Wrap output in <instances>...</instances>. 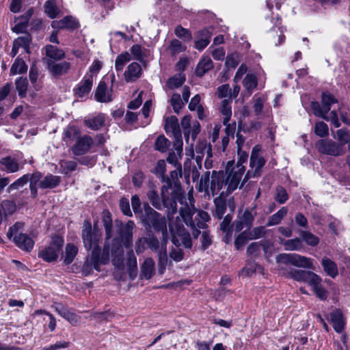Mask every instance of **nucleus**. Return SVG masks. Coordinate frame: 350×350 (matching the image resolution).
Here are the masks:
<instances>
[{
	"label": "nucleus",
	"instance_id": "423d86ee",
	"mask_svg": "<svg viewBox=\"0 0 350 350\" xmlns=\"http://www.w3.org/2000/svg\"><path fill=\"white\" fill-rule=\"evenodd\" d=\"M260 146L256 145L253 147L250 159V170L246 173L240 188H241L245 183H246L250 178L258 177L260 176L262 168L265 164V159L260 155Z\"/></svg>",
	"mask_w": 350,
	"mask_h": 350
},
{
	"label": "nucleus",
	"instance_id": "bb28decb",
	"mask_svg": "<svg viewBox=\"0 0 350 350\" xmlns=\"http://www.w3.org/2000/svg\"><path fill=\"white\" fill-rule=\"evenodd\" d=\"M165 129L167 133H171L173 136L180 137L181 131L178 124V118L172 116L165 120Z\"/></svg>",
	"mask_w": 350,
	"mask_h": 350
},
{
	"label": "nucleus",
	"instance_id": "de8ad7c7",
	"mask_svg": "<svg viewBox=\"0 0 350 350\" xmlns=\"http://www.w3.org/2000/svg\"><path fill=\"white\" fill-rule=\"evenodd\" d=\"M44 12L51 18H55L59 12V10L57 8L56 3L53 0H48L45 2Z\"/></svg>",
	"mask_w": 350,
	"mask_h": 350
},
{
	"label": "nucleus",
	"instance_id": "c03bdc74",
	"mask_svg": "<svg viewBox=\"0 0 350 350\" xmlns=\"http://www.w3.org/2000/svg\"><path fill=\"white\" fill-rule=\"evenodd\" d=\"M32 38L29 33H25L23 36H20L14 40V43L18 47L23 48L26 53H29V46Z\"/></svg>",
	"mask_w": 350,
	"mask_h": 350
},
{
	"label": "nucleus",
	"instance_id": "a19ab883",
	"mask_svg": "<svg viewBox=\"0 0 350 350\" xmlns=\"http://www.w3.org/2000/svg\"><path fill=\"white\" fill-rule=\"evenodd\" d=\"M27 70V65L25 61L19 57H17L12 64L10 68V73L12 75L17 74H23Z\"/></svg>",
	"mask_w": 350,
	"mask_h": 350
},
{
	"label": "nucleus",
	"instance_id": "052dcab7",
	"mask_svg": "<svg viewBox=\"0 0 350 350\" xmlns=\"http://www.w3.org/2000/svg\"><path fill=\"white\" fill-rule=\"evenodd\" d=\"M126 265L131 275H132L133 273L136 274L137 266V258L132 250L127 254Z\"/></svg>",
	"mask_w": 350,
	"mask_h": 350
},
{
	"label": "nucleus",
	"instance_id": "3c124183",
	"mask_svg": "<svg viewBox=\"0 0 350 350\" xmlns=\"http://www.w3.org/2000/svg\"><path fill=\"white\" fill-rule=\"evenodd\" d=\"M185 77L182 74H177L170 77L167 81V86L170 89L178 88L185 83Z\"/></svg>",
	"mask_w": 350,
	"mask_h": 350
},
{
	"label": "nucleus",
	"instance_id": "f03ea898",
	"mask_svg": "<svg viewBox=\"0 0 350 350\" xmlns=\"http://www.w3.org/2000/svg\"><path fill=\"white\" fill-rule=\"evenodd\" d=\"M82 239L84 247L87 250H92L91 254V263L94 269L100 271V265L107 264L110 258V247L105 243L102 252L99 247L100 235L95 230H92L90 221H85L82 229Z\"/></svg>",
	"mask_w": 350,
	"mask_h": 350
},
{
	"label": "nucleus",
	"instance_id": "39448f33",
	"mask_svg": "<svg viewBox=\"0 0 350 350\" xmlns=\"http://www.w3.org/2000/svg\"><path fill=\"white\" fill-rule=\"evenodd\" d=\"M181 176L182 167L181 165H178L176 170L170 172V176L165 175L164 180H162V183H163L164 185L162 187H163L164 191H168L169 189L172 190L171 193L172 194V196L177 198L178 201L183 204V191L179 180V178Z\"/></svg>",
	"mask_w": 350,
	"mask_h": 350
},
{
	"label": "nucleus",
	"instance_id": "4d7b16f0",
	"mask_svg": "<svg viewBox=\"0 0 350 350\" xmlns=\"http://www.w3.org/2000/svg\"><path fill=\"white\" fill-rule=\"evenodd\" d=\"M243 84L247 91H253L257 86V78L253 74H247L243 79Z\"/></svg>",
	"mask_w": 350,
	"mask_h": 350
},
{
	"label": "nucleus",
	"instance_id": "c756f323",
	"mask_svg": "<svg viewBox=\"0 0 350 350\" xmlns=\"http://www.w3.org/2000/svg\"><path fill=\"white\" fill-rule=\"evenodd\" d=\"M44 50L46 56L49 58V60L59 61L65 57L64 51L55 46L47 44Z\"/></svg>",
	"mask_w": 350,
	"mask_h": 350
},
{
	"label": "nucleus",
	"instance_id": "c9c22d12",
	"mask_svg": "<svg viewBox=\"0 0 350 350\" xmlns=\"http://www.w3.org/2000/svg\"><path fill=\"white\" fill-rule=\"evenodd\" d=\"M293 257V265L308 269L314 268L311 258L295 253Z\"/></svg>",
	"mask_w": 350,
	"mask_h": 350
},
{
	"label": "nucleus",
	"instance_id": "69168bd1",
	"mask_svg": "<svg viewBox=\"0 0 350 350\" xmlns=\"http://www.w3.org/2000/svg\"><path fill=\"white\" fill-rule=\"evenodd\" d=\"M152 172L161 178V181L164 180L165 172V163L164 160L158 161Z\"/></svg>",
	"mask_w": 350,
	"mask_h": 350
},
{
	"label": "nucleus",
	"instance_id": "7c9ffc66",
	"mask_svg": "<svg viewBox=\"0 0 350 350\" xmlns=\"http://www.w3.org/2000/svg\"><path fill=\"white\" fill-rule=\"evenodd\" d=\"M61 182V177L53 174H48L39 183L41 189H53L58 186Z\"/></svg>",
	"mask_w": 350,
	"mask_h": 350
},
{
	"label": "nucleus",
	"instance_id": "bf43d9fd",
	"mask_svg": "<svg viewBox=\"0 0 350 350\" xmlns=\"http://www.w3.org/2000/svg\"><path fill=\"white\" fill-rule=\"evenodd\" d=\"M170 104L173 107V109L176 113H179L180 109L185 105V103L181 100L180 95L177 93L172 94Z\"/></svg>",
	"mask_w": 350,
	"mask_h": 350
},
{
	"label": "nucleus",
	"instance_id": "2eb2a0df",
	"mask_svg": "<svg viewBox=\"0 0 350 350\" xmlns=\"http://www.w3.org/2000/svg\"><path fill=\"white\" fill-rule=\"evenodd\" d=\"M213 35L211 28H203L195 33L194 48L203 51L210 43Z\"/></svg>",
	"mask_w": 350,
	"mask_h": 350
},
{
	"label": "nucleus",
	"instance_id": "864d4df0",
	"mask_svg": "<svg viewBox=\"0 0 350 350\" xmlns=\"http://www.w3.org/2000/svg\"><path fill=\"white\" fill-rule=\"evenodd\" d=\"M29 174H26L16 180L14 183L10 184L8 187V192L10 193L12 191L18 189L21 187H23L25 185H26L29 182Z\"/></svg>",
	"mask_w": 350,
	"mask_h": 350
},
{
	"label": "nucleus",
	"instance_id": "09e8293b",
	"mask_svg": "<svg viewBox=\"0 0 350 350\" xmlns=\"http://www.w3.org/2000/svg\"><path fill=\"white\" fill-rule=\"evenodd\" d=\"M131 59V56L128 52H125L117 56L115 61V68L116 71H122L124 66Z\"/></svg>",
	"mask_w": 350,
	"mask_h": 350
},
{
	"label": "nucleus",
	"instance_id": "49530a36",
	"mask_svg": "<svg viewBox=\"0 0 350 350\" xmlns=\"http://www.w3.org/2000/svg\"><path fill=\"white\" fill-rule=\"evenodd\" d=\"M196 151L200 155L199 157H202L206 154L207 157H212V150L210 144L204 140L199 142L196 146Z\"/></svg>",
	"mask_w": 350,
	"mask_h": 350
},
{
	"label": "nucleus",
	"instance_id": "6e6d98bb",
	"mask_svg": "<svg viewBox=\"0 0 350 350\" xmlns=\"http://www.w3.org/2000/svg\"><path fill=\"white\" fill-rule=\"evenodd\" d=\"M274 199L280 204H284L288 200L286 190L282 186H278L275 189Z\"/></svg>",
	"mask_w": 350,
	"mask_h": 350
},
{
	"label": "nucleus",
	"instance_id": "8fccbe9b",
	"mask_svg": "<svg viewBox=\"0 0 350 350\" xmlns=\"http://www.w3.org/2000/svg\"><path fill=\"white\" fill-rule=\"evenodd\" d=\"M16 89L21 98H25L27 95L28 81L27 78L18 77L15 81Z\"/></svg>",
	"mask_w": 350,
	"mask_h": 350
},
{
	"label": "nucleus",
	"instance_id": "c85d7f7f",
	"mask_svg": "<svg viewBox=\"0 0 350 350\" xmlns=\"http://www.w3.org/2000/svg\"><path fill=\"white\" fill-rule=\"evenodd\" d=\"M105 116L100 113L96 116L88 118L84 120L85 125L89 129L96 131L105 125Z\"/></svg>",
	"mask_w": 350,
	"mask_h": 350
},
{
	"label": "nucleus",
	"instance_id": "aec40b11",
	"mask_svg": "<svg viewBox=\"0 0 350 350\" xmlns=\"http://www.w3.org/2000/svg\"><path fill=\"white\" fill-rule=\"evenodd\" d=\"M111 90H107V85L103 81H100L96 88L95 98L100 103H109L113 100Z\"/></svg>",
	"mask_w": 350,
	"mask_h": 350
},
{
	"label": "nucleus",
	"instance_id": "e433bc0d",
	"mask_svg": "<svg viewBox=\"0 0 350 350\" xmlns=\"http://www.w3.org/2000/svg\"><path fill=\"white\" fill-rule=\"evenodd\" d=\"M299 234L302 241L310 246L315 247L319 243V237L308 230H299Z\"/></svg>",
	"mask_w": 350,
	"mask_h": 350
},
{
	"label": "nucleus",
	"instance_id": "37998d69",
	"mask_svg": "<svg viewBox=\"0 0 350 350\" xmlns=\"http://www.w3.org/2000/svg\"><path fill=\"white\" fill-rule=\"evenodd\" d=\"M330 320L334 328H344L345 322L340 310H336L330 313Z\"/></svg>",
	"mask_w": 350,
	"mask_h": 350
},
{
	"label": "nucleus",
	"instance_id": "f3484780",
	"mask_svg": "<svg viewBox=\"0 0 350 350\" xmlns=\"http://www.w3.org/2000/svg\"><path fill=\"white\" fill-rule=\"evenodd\" d=\"M47 68L53 77H57L68 73L71 65L68 62L56 63L52 60H47Z\"/></svg>",
	"mask_w": 350,
	"mask_h": 350
},
{
	"label": "nucleus",
	"instance_id": "b1692460",
	"mask_svg": "<svg viewBox=\"0 0 350 350\" xmlns=\"http://www.w3.org/2000/svg\"><path fill=\"white\" fill-rule=\"evenodd\" d=\"M225 181L226 178L223 172L213 171L210 189L213 195L216 191L218 192L223 188L225 185Z\"/></svg>",
	"mask_w": 350,
	"mask_h": 350
},
{
	"label": "nucleus",
	"instance_id": "f257e3e1",
	"mask_svg": "<svg viewBox=\"0 0 350 350\" xmlns=\"http://www.w3.org/2000/svg\"><path fill=\"white\" fill-rule=\"evenodd\" d=\"M209 219L206 211L197 210L191 202L190 204H185L180 208L179 215L169 224L172 243L176 246L183 245L185 248H191L192 240L183 223L191 228L193 238L196 239L200 234V230L206 228V222Z\"/></svg>",
	"mask_w": 350,
	"mask_h": 350
},
{
	"label": "nucleus",
	"instance_id": "79ce46f5",
	"mask_svg": "<svg viewBox=\"0 0 350 350\" xmlns=\"http://www.w3.org/2000/svg\"><path fill=\"white\" fill-rule=\"evenodd\" d=\"M167 243H164V242L162 241L161 244V250L159 252L158 257H159V272L161 274H163L164 272V270L165 269V267L167 265L168 259H167V251L165 245Z\"/></svg>",
	"mask_w": 350,
	"mask_h": 350
},
{
	"label": "nucleus",
	"instance_id": "603ef678",
	"mask_svg": "<svg viewBox=\"0 0 350 350\" xmlns=\"http://www.w3.org/2000/svg\"><path fill=\"white\" fill-rule=\"evenodd\" d=\"M220 111L224 116L223 120L224 124H227L230 121L232 115L231 104L230 100L227 99L222 100Z\"/></svg>",
	"mask_w": 350,
	"mask_h": 350
},
{
	"label": "nucleus",
	"instance_id": "20e7f679",
	"mask_svg": "<svg viewBox=\"0 0 350 350\" xmlns=\"http://www.w3.org/2000/svg\"><path fill=\"white\" fill-rule=\"evenodd\" d=\"M161 198L159 196L158 193L154 190H150L147 193V197L151 204L158 210H162L167 208L168 211L167 217L170 221L172 220L173 215L177 211V201L178 200L172 196L170 193L169 196L168 191H164L163 187H161Z\"/></svg>",
	"mask_w": 350,
	"mask_h": 350
},
{
	"label": "nucleus",
	"instance_id": "cd10ccee",
	"mask_svg": "<svg viewBox=\"0 0 350 350\" xmlns=\"http://www.w3.org/2000/svg\"><path fill=\"white\" fill-rule=\"evenodd\" d=\"M213 68V64L211 59L208 56L203 57L202 59L198 62L195 70V73L196 76L201 77Z\"/></svg>",
	"mask_w": 350,
	"mask_h": 350
},
{
	"label": "nucleus",
	"instance_id": "58836bf2",
	"mask_svg": "<svg viewBox=\"0 0 350 350\" xmlns=\"http://www.w3.org/2000/svg\"><path fill=\"white\" fill-rule=\"evenodd\" d=\"M256 208V206L255 205L251 210L245 209L243 215L239 217L243 224L246 226L247 230H250L252 226L255 215H256V213L254 212V213H253L252 211H254Z\"/></svg>",
	"mask_w": 350,
	"mask_h": 350
},
{
	"label": "nucleus",
	"instance_id": "f8f14e48",
	"mask_svg": "<svg viewBox=\"0 0 350 350\" xmlns=\"http://www.w3.org/2000/svg\"><path fill=\"white\" fill-rule=\"evenodd\" d=\"M116 226L119 228V235L125 247L129 248L133 245V233L135 226L134 221L129 220L125 224L116 221Z\"/></svg>",
	"mask_w": 350,
	"mask_h": 350
},
{
	"label": "nucleus",
	"instance_id": "6ab92c4d",
	"mask_svg": "<svg viewBox=\"0 0 350 350\" xmlns=\"http://www.w3.org/2000/svg\"><path fill=\"white\" fill-rule=\"evenodd\" d=\"M13 241L18 248L27 252L31 251L34 245L33 239L25 233L14 235Z\"/></svg>",
	"mask_w": 350,
	"mask_h": 350
},
{
	"label": "nucleus",
	"instance_id": "4be33fe9",
	"mask_svg": "<svg viewBox=\"0 0 350 350\" xmlns=\"http://www.w3.org/2000/svg\"><path fill=\"white\" fill-rule=\"evenodd\" d=\"M51 307L63 318L68 320L72 325L77 321V316L72 312L66 306L62 303L54 302Z\"/></svg>",
	"mask_w": 350,
	"mask_h": 350
},
{
	"label": "nucleus",
	"instance_id": "a18cd8bd",
	"mask_svg": "<svg viewBox=\"0 0 350 350\" xmlns=\"http://www.w3.org/2000/svg\"><path fill=\"white\" fill-rule=\"evenodd\" d=\"M78 252V248L72 243H68L66 246L65 249V257L64 260V262L66 265H69L72 263L73 260L75 259L77 254Z\"/></svg>",
	"mask_w": 350,
	"mask_h": 350
},
{
	"label": "nucleus",
	"instance_id": "7ed1b4c3",
	"mask_svg": "<svg viewBox=\"0 0 350 350\" xmlns=\"http://www.w3.org/2000/svg\"><path fill=\"white\" fill-rule=\"evenodd\" d=\"M144 208L145 213L142 219L143 224L146 227L153 228L156 232H161L163 242L167 243L168 233L165 217L151 208L148 203L144 204Z\"/></svg>",
	"mask_w": 350,
	"mask_h": 350
},
{
	"label": "nucleus",
	"instance_id": "6e6552de",
	"mask_svg": "<svg viewBox=\"0 0 350 350\" xmlns=\"http://www.w3.org/2000/svg\"><path fill=\"white\" fill-rule=\"evenodd\" d=\"M23 165L21 157L18 154L7 155L0 159V170L7 174L16 173Z\"/></svg>",
	"mask_w": 350,
	"mask_h": 350
},
{
	"label": "nucleus",
	"instance_id": "e2e57ef3",
	"mask_svg": "<svg viewBox=\"0 0 350 350\" xmlns=\"http://www.w3.org/2000/svg\"><path fill=\"white\" fill-rule=\"evenodd\" d=\"M215 214L219 219H221L226 212V202L223 199L217 198L215 200Z\"/></svg>",
	"mask_w": 350,
	"mask_h": 350
},
{
	"label": "nucleus",
	"instance_id": "9d476101",
	"mask_svg": "<svg viewBox=\"0 0 350 350\" xmlns=\"http://www.w3.org/2000/svg\"><path fill=\"white\" fill-rule=\"evenodd\" d=\"M337 99L329 93L322 94L321 105L318 102H311V109L315 116H323L324 113H327L330 109L332 104L336 103Z\"/></svg>",
	"mask_w": 350,
	"mask_h": 350
},
{
	"label": "nucleus",
	"instance_id": "13d9d810",
	"mask_svg": "<svg viewBox=\"0 0 350 350\" xmlns=\"http://www.w3.org/2000/svg\"><path fill=\"white\" fill-rule=\"evenodd\" d=\"M249 237L248 230H245L239 234L234 240V247L236 250H241L248 240H251Z\"/></svg>",
	"mask_w": 350,
	"mask_h": 350
},
{
	"label": "nucleus",
	"instance_id": "2f4dec72",
	"mask_svg": "<svg viewBox=\"0 0 350 350\" xmlns=\"http://www.w3.org/2000/svg\"><path fill=\"white\" fill-rule=\"evenodd\" d=\"M154 262L150 258L145 259L141 266V276L146 280L150 279L154 273Z\"/></svg>",
	"mask_w": 350,
	"mask_h": 350
},
{
	"label": "nucleus",
	"instance_id": "f704fd0d",
	"mask_svg": "<svg viewBox=\"0 0 350 350\" xmlns=\"http://www.w3.org/2000/svg\"><path fill=\"white\" fill-rule=\"evenodd\" d=\"M285 250L287 251H301L304 248L301 238H295L285 240L283 242Z\"/></svg>",
	"mask_w": 350,
	"mask_h": 350
},
{
	"label": "nucleus",
	"instance_id": "4468645a",
	"mask_svg": "<svg viewBox=\"0 0 350 350\" xmlns=\"http://www.w3.org/2000/svg\"><path fill=\"white\" fill-rule=\"evenodd\" d=\"M93 144V138L90 135H84L77 139L71 150L75 155L81 156L88 152Z\"/></svg>",
	"mask_w": 350,
	"mask_h": 350
},
{
	"label": "nucleus",
	"instance_id": "473e14b6",
	"mask_svg": "<svg viewBox=\"0 0 350 350\" xmlns=\"http://www.w3.org/2000/svg\"><path fill=\"white\" fill-rule=\"evenodd\" d=\"M80 131L75 126H68L64 129V141L68 144V142H72L75 140L77 141L80 136Z\"/></svg>",
	"mask_w": 350,
	"mask_h": 350
},
{
	"label": "nucleus",
	"instance_id": "680f3d73",
	"mask_svg": "<svg viewBox=\"0 0 350 350\" xmlns=\"http://www.w3.org/2000/svg\"><path fill=\"white\" fill-rule=\"evenodd\" d=\"M262 268L261 266L257 265L254 262H249L247 265L243 268L242 273L246 276H250L257 271H261Z\"/></svg>",
	"mask_w": 350,
	"mask_h": 350
},
{
	"label": "nucleus",
	"instance_id": "5701e85b",
	"mask_svg": "<svg viewBox=\"0 0 350 350\" xmlns=\"http://www.w3.org/2000/svg\"><path fill=\"white\" fill-rule=\"evenodd\" d=\"M142 72L141 66L138 63L133 62L130 64L124 73L125 81L126 82L135 81L141 77Z\"/></svg>",
	"mask_w": 350,
	"mask_h": 350
},
{
	"label": "nucleus",
	"instance_id": "338daca9",
	"mask_svg": "<svg viewBox=\"0 0 350 350\" xmlns=\"http://www.w3.org/2000/svg\"><path fill=\"white\" fill-rule=\"evenodd\" d=\"M314 133L319 137H323L328 135L329 129L327 125L323 122H318L315 124Z\"/></svg>",
	"mask_w": 350,
	"mask_h": 350
},
{
	"label": "nucleus",
	"instance_id": "774afa93",
	"mask_svg": "<svg viewBox=\"0 0 350 350\" xmlns=\"http://www.w3.org/2000/svg\"><path fill=\"white\" fill-rule=\"evenodd\" d=\"M337 139L339 141L340 144H342L345 146V144L350 142V133L345 129H341L336 131Z\"/></svg>",
	"mask_w": 350,
	"mask_h": 350
},
{
	"label": "nucleus",
	"instance_id": "5fc2aeb1",
	"mask_svg": "<svg viewBox=\"0 0 350 350\" xmlns=\"http://www.w3.org/2000/svg\"><path fill=\"white\" fill-rule=\"evenodd\" d=\"M170 142L163 135H159L154 143L155 149L161 152H165L168 149Z\"/></svg>",
	"mask_w": 350,
	"mask_h": 350
},
{
	"label": "nucleus",
	"instance_id": "dca6fc26",
	"mask_svg": "<svg viewBox=\"0 0 350 350\" xmlns=\"http://www.w3.org/2000/svg\"><path fill=\"white\" fill-rule=\"evenodd\" d=\"M291 278L298 282H304L308 285L310 283L314 284L317 278V274L310 271L291 269L289 272Z\"/></svg>",
	"mask_w": 350,
	"mask_h": 350
},
{
	"label": "nucleus",
	"instance_id": "a878e982",
	"mask_svg": "<svg viewBox=\"0 0 350 350\" xmlns=\"http://www.w3.org/2000/svg\"><path fill=\"white\" fill-rule=\"evenodd\" d=\"M113 246L110 250V254L114 256L113 259V264L114 266L118 268H121L123 266V249L122 245L120 243L119 241L116 239L113 240Z\"/></svg>",
	"mask_w": 350,
	"mask_h": 350
},
{
	"label": "nucleus",
	"instance_id": "72a5a7b5",
	"mask_svg": "<svg viewBox=\"0 0 350 350\" xmlns=\"http://www.w3.org/2000/svg\"><path fill=\"white\" fill-rule=\"evenodd\" d=\"M321 265L324 271L330 277L334 278L338 275V268L336 264L328 258H323L321 260Z\"/></svg>",
	"mask_w": 350,
	"mask_h": 350
},
{
	"label": "nucleus",
	"instance_id": "ddd939ff",
	"mask_svg": "<svg viewBox=\"0 0 350 350\" xmlns=\"http://www.w3.org/2000/svg\"><path fill=\"white\" fill-rule=\"evenodd\" d=\"M32 320L38 323V326L48 328H55L56 326L55 318L49 312L42 310H37L31 315Z\"/></svg>",
	"mask_w": 350,
	"mask_h": 350
},
{
	"label": "nucleus",
	"instance_id": "ea45409f",
	"mask_svg": "<svg viewBox=\"0 0 350 350\" xmlns=\"http://www.w3.org/2000/svg\"><path fill=\"white\" fill-rule=\"evenodd\" d=\"M317 281L314 284L310 283L309 286H312L313 292L321 300H325L327 297V291L322 287L321 278L317 275Z\"/></svg>",
	"mask_w": 350,
	"mask_h": 350
},
{
	"label": "nucleus",
	"instance_id": "9b49d317",
	"mask_svg": "<svg viewBox=\"0 0 350 350\" xmlns=\"http://www.w3.org/2000/svg\"><path fill=\"white\" fill-rule=\"evenodd\" d=\"M245 171V167H240V165L234 166L229 171L225 181V186H227L228 193H232L238 187Z\"/></svg>",
	"mask_w": 350,
	"mask_h": 350
},
{
	"label": "nucleus",
	"instance_id": "4c0bfd02",
	"mask_svg": "<svg viewBox=\"0 0 350 350\" xmlns=\"http://www.w3.org/2000/svg\"><path fill=\"white\" fill-rule=\"evenodd\" d=\"M288 208L285 206L282 207L275 214L269 217L267 226H273L280 223L282 219L287 215Z\"/></svg>",
	"mask_w": 350,
	"mask_h": 350
},
{
	"label": "nucleus",
	"instance_id": "0e129e2a",
	"mask_svg": "<svg viewBox=\"0 0 350 350\" xmlns=\"http://www.w3.org/2000/svg\"><path fill=\"white\" fill-rule=\"evenodd\" d=\"M174 33L177 37L180 38H184L187 41H191L192 39L191 31L180 25H178L176 27Z\"/></svg>",
	"mask_w": 350,
	"mask_h": 350
},
{
	"label": "nucleus",
	"instance_id": "412c9836",
	"mask_svg": "<svg viewBox=\"0 0 350 350\" xmlns=\"http://www.w3.org/2000/svg\"><path fill=\"white\" fill-rule=\"evenodd\" d=\"M93 85L92 76H85L81 83L75 89V94L79 98H82L89 94Z\"/></svg>",
	"mask_w": 350,
	"mask_h": 350
},
{
	"label": "nucleus",
	"instance_id": "393cba45",
	"mask_svg": "<svg viewBox=\"0 0 350 350\" xmlns=\"http://www.w3.org/2000/svg\"><path fill=\"white\" fill-rule=\"evenodd\" d=\"M16 211V204L14 201L5 200L0 204V225L7 217L12 215Z\"/></svg>",
	"mask_w": 350,
	"mask_h": 350
},
{
	"label": "nucleus",
	"instance_id": "a211bd4d",
	"mask_svg": "<svg viewBox=\"0 0 350 350\" xmlns=\"http://www.w3.org/2000/svg\"><path fill=\"white\" fill-rule=\"evenodd\" d=\"M33 12V8H31L27 10L23 15L19 16L17 18V23L12 28V31L16 33H26L29 21L31 18Z\"/></svg>",
	"mask_w": 350,
	"mask_h": 350
},
{
	"label": "nucleus",
	"instance_id": "0eeeda50",
	"mask_svg": "<svg viewBox=\"0 0 350 350\" xmlns=\"http://www.w3.org/2000/svg\"><path fill=\"white\" fill-rule=\"evenodd\" d=\"M316 148L319 152L334 157L342 156L345 153L342 144L332 139H320L316 143Z\"/></svg>",
	"mask_w": 350,
	"mask_h": 350
},
{
	"label": "nucleus",
	"instance_id": "1a4fd4ad",
	"mask_svg": "<svg viewBox=\"0 0 350 350\" xmlns=\"http://www.w3.org/2000/svg\"><path fill=\"white\" fill-rule=\"evenodd\" d=\"M64 241L59 237H56L53 242L46 247L38 252V256L46 262H52L57 258L58 254L62 250Z\"/></svg>",
	"mask_w": 350,
	"mask_h": 350
}]
</instances>
